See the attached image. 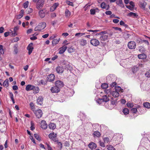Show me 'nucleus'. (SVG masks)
<instances>
[{
	"mask_svg": "<svg viewBox=\"0 0 150 150\" xmlns=\"http://www.w3.org/2000/svg\"><path fill=\"white\" fill-rule=\"evenodd\" d=\"M46 26V23L45 22L40 23L38 26L35 28L34 30L35 31H41L44 29Z\"/></svg>",
	"mask_w": 150,
	"mask_h": 150,
	"instance_id": "1",
	"label": "nucleus"
},
{
	"mask_svg": "<svg viewBox=\"0 0 150 150\" xmlns=\"http://www.w3.org/2000/svg\"><path fill=\"white\" fill-rule=\"evenodd\" d=\"M45 0H38L36 4V8L38 10L42 8L45 3Z\"/></svg>",
	"mask_w": 150,
	"mask_h": 150,
	"instance_id": "2",
	"label": "nucleus"
},
{
	"mask_svg": "<svg viewBox=\"0 0 150 150\" xmlns=\"http://www.w3.org/2000/svg\"><path fill=\"white\" fill-rule=\"evenodd\" d=\"M32 111L34 113L35 116L37 118L40 119L42 117V112L40 109H38L36 110H34Z\"/></svg>",
	"mask_w": 150,
	"mask_h": 150,
	"instance_id": "3",
	"label": "nucleus"
},
{
	"mask_svg": "<svg viewBox=\"0 0 150 150\" xmlns=\"http://www.w3.org/2000/svg\"><path fill=\"white\" fill-rule=\"evenodd\" d=\"M90 43L91 45L94 46H97L100 44L99 41L95 38L92 39L90 40Z\"/></svg>",
	"mask_w": 150,
	"mask_h": 150,
	"instance_id": "4",
	"label": "nucleus"
},
{
	"mask_svg": "<svg viewBox=\"0 0 150 150\" xmlns=\"http://www.w3.org/2000/svg\"><path fill=\"white\" fill-rule=\"evenodd\" d=\"M127 46L129 49H135L136 47V44L134 41H130L128 42Z\"/></svg>",
	"mask_w": 150,
	"mask_h": 150,
	"instance_id": "5",
	"label": "nucleus"
},
{
	"mask_svg": "<svg viewBox=\"0 0 150 150\" xmlns=\"http://www.w3.org/2000/svg\"><path fill=\"white\" fill-rule=\"evenodd\" d=\"M62 87L53 86L50 89V91L52 93H57L59 92L60 91V88Z\"/></svg>",
	"mask_w": 150,
	"mask_h": 150,
	"instance_id": "6",
	"label": "nucleus"
},
{
	"mask_svg": "<svg viewBox=\"0 0 150 150\" xmlns=\"http://www.w3.org/2000/svg\"><path fill=\"white\" fill-rule=\"evenodd\" d=\"M147 5V3L145 1H140L139 3V7L144 10H145V7Z\"/></svg>",
	"mask_w": 150,
	"mask_h": 150,
	"instance_id": "7",
	"label": "nucleus"
},
{
	"mask_svg": "<svg viewBox=\"0 0 150 150\" xmlns=\"http://www.w3.org/2000/svg\"><path fill=\"white\" fill-rule=\"evenodd\" d=\"M113 139L115 141L120 142L121 141L122 138H121V137L120 134H116L113 137Z\"/></svg>",
	"mask_w": 150,
	"mask_h": 150,
	"instance_id": "8",
	"label": "nucleus"
},
{
	"mask_svg": "<svg viewBox=\"0 0 150 150\" xmlns=\"http://www.w3.org/2000/svg\"><path fill=\"white\" fill-rule=\"evenodd\" d=\"M96 143H94L93 142H91L90 143L88 144V147L90 148L91 149L93 150H94L96 148Z\"/></svg>",
	"mask_w": 150,
	"mask_h": 150,
	"instance_id": "9",
	"label": "nucleus"
},
{
	"mask_svg": "<svg viewBox=\"0 0 150 150\" xmlns=\"http://www.w3.org/2000/svg\"><path fill=\"white\" fill-rule=\"evenodd\" d=\"M40 125H41L40 126L41 128L43 129H45L47 128V124L45 122V120H42Z\"/></svg>",
	"mask_w": 150,
	"mask_h": 150,
	"instance_id": "10",
	"label": "nucleus"
},
{
	"mask_svg": "<svg viewBox=\"0 0 150 150\" xmlns=\"http://www.w3.org/2000/svg\"><path fill=\"white\" fill-rule=\"evenodd\" d=\"M33 43H31L29 44L27 47V50H28V54H30L33 51Z\"/></svg>",
	"mask_w": 150,
	"mask_h": 150,
	"instance_id": "11",
	"label": "nucleus"
},
{
	"mask_svg": "<svg viewBox=\"0 0 150 150\" xmlns=\"http://www.w3.org/2000/svg\"><path fill=\"white\" fill-rule=\"evenodd\" d=\"M46 11L42 9L39 11L38 14L39 16L41 18H43L45 17Z\"/></svg>",
	"mask_w": 150,
	"mask_h": 150,
	"instance_id": "12",
	"label": "nucleus"
},
{
	"mask_svg": "<svg viewBox=\"0 0 150 150\" xmlns=\"http://www.w3.org/2000/svg\"><path fill=\"white\" fill-rule=\"evenodd\" d=\"M35 88H36V87L35 86H34L31 84H28L26 86V90L27 91H31L32 90H33Z\"/></svg>",
	"mask_w": 150,
	"mask_h": 150,
	"instance_id": "13",
	"label": "nucleus"
},
{
	"mask_svg": "<svg viewBox=\"0 0 150 150\" xmlns=\"http://www.w3.org/2000/svg\"><path fill=\"white\" fill-rule=\"evenodd\" d=\"M54 86H57V87H62L63 86V83L60 80L57 81L55 82Z\"/></svg>",
	"mask_w": 150,
	"mask_h": 150,
	"instance_id": "14",
	"label": "nucleus"
},
{
	"mask_svg": "<svg viewBox=\"0 0 150 150\" xmlns=\"http://www.w3.org/2000/svg\"><path fill=\"white\" fill-rule=\"evenodd\" d=\"M24 13V10L23 9L21 10L20 11V14L15 16V18L17 19L21 18L23 16Z\"/></svg>",
	"mask_w": 150,
	"mask_h": 150,
	"instance_id": "15",
	"label": "nucleus"
},
{
	"mask_svg": "<svg viewBox=\"0 0 150 150\" xmlns=\"http://www.w3.org/2000/svg\"><path fill=\"white\" fill-rule=\"evenodd\" d=\"M79 43L80 45L83 46H84L87 44V41L83 38H82L79 40Z\"/></svg>",
	"mask_w": 150,
	"mask_h": 150,
	"instance_id": "16",
	"label": "nucleus"
},
{
	"mask_svg": "<svg viewBox=\"0 0 150 150\" xmlns=\"http://www.w3.org/2000/svg\"><path fill=\"white\" fill-rule=\"evenodd\" d=\"M109 96L110 97V96H109V94L103 96L102 98H99L98 99H99L100 100H102L104 101L105 102H107L109 101V98H108V97Z\"/></svg>",
	"mask_w": 150,
	"mask_h": 150,
	"instance_id": "17",
	"label": "nucleus"
},
{
	"mask_svg": "<svg viewBox=\"0 0 150 150\" xmlns=\"http://www.w3.org/2000/svg\"><path fill=\"white\" fill-rule=\"evenodd\" d=\"M59 4L58 3H54L53 5L51 6L50 9V11H53L55 10L57 8Z\"/></svg>",
	"mask_w": 150,
	"mask_h": 150,
	"instance_id": "18",
	"label": "nucleus"
},
{
	"mask_svg": "<svg viewBox=\"0 0 150 150\" xmlns=\"http://www.w3.org/2000/svg\"><path fill=\"white\" fill-rule=\"evenodd\" d=\"M56 69V72L59 74H62L64 71V69L62 66H57Z\"/></svg>",
	"mask_w": 150,
	"mask_h": 150,
	"instance_id": "19",
	"label": "nucleus"
},
{
	"mask_svg": "<svg viewBox=\"0 0 150 150\" xmlns=\"http://www.w3.org/2000/svg\"><path fill=\"white\" fill-rule=\"evenodd\" d=\"M55 79V76L53 74H50L48 75L47 77V81H52Z\"/></svg>",
	"mask_w": 150,
	"mask_h": 150,
	"instance_id": "20",
	"label": "nucleus"
},
{
	"mask_svg": "<svg viewBox=\"0 0 150 150\" xmlns=\"http://www.w3.org/2000/svg\"><path fill=\"white\" fill-rule=\"evenodd\" d=\"M67 46H63L61 47L59 51V53L60 54H62L63 53L67 50Z\"/></svg>",
	"mask_w": 150,
	"mask_h": 150,
	"instance_id": "21",
	"label": "nucleus"
},
{
	"mask_svg": "<svg viewBox=\"0 0 150 150\" xmlns=\"http://www.w3.org/2000/svg\"><path fill=\"white\" fill-rule=\"evenodd\" d=\"M56 134H55L54 132L50 133L49 134V138L53 140H54L55 139V138L56 137Z\"/></svg>",
	"mask_w": 150,
	"mask_h": 150,
	"instance_id": "22",
	"label": "nucleus"
},
{
	"mask_svg": "<svg viewBox=\"0 0 150 150\" xmlns=\"http://www.w3.org/2000/svg\"><path fill=\"white\" fill-rule=\"evenodd\" d=\"M100 38V40L101 41H105L106 40L108 39V35H101Z\"/></svg>",
	"mask_w": 150,
	"mask_h": 150,
	"instance_id": "23",
	"label": "nucleus"
},
{
	"mask_svg": "<svg viewBox=\"0 0 150 150\" xmlns=\"http://www.w3.org/2000/svg\"><path fill=\"white\" fill-rule=\"evenodd\" d=\"M43 100V98L41 97H39L37 99V103L38 105H41L42 104Z\"/></svg>",
	"mask_w": 150,
	"mask_h": 150,
	"instance_id": "24",
	"label": "nucleus"
},
{
	"mask_svg": "<svg viewBox=\"0 0 150 150\" xmlns=\"http://www.w3.org/2000/svg\"><path fill=\"white\" fill-rule=\"evenodd\" d=\"M119 92L117 91H113L112 92L111 94H110V95H111L112 96H113L114 98H117L119 97Z\"/></svg>",
	"mask_w": 150,
	"mask_h": 150,
	"instance_id": "25",
	"label": "nucleus"
},
{
	"mask_svg": "<svg viewBox=\"0 0 150 150\" xmlns=\"http://www.w3.org/2000/svg\"><path fill=\"white\" fill-rule=\"evenodd\" d=\"M138 57L139 59H145L146 58V56L144 53H142L138 55Z\"/></svg>",
	"mask_w": 150,
	"mask_h": 150,
	"instance_id": "26",
	"label": "nucleus"
},
{
	"mask_svg": "<svg viewBox=\"0 0 150 150\" xmlns=\"http://www.w3.org/2000/svg\"><path fill=\"white\" fill-rule=\"evenodd\" d=\"M71 12L67 9H66L65 12V15L67 18H69L71 15Z\"/></svg>",
	"mask_w": 150,
	"mask_h": 150,
	"instance_id": "27",
	"label": "nucleus"
},
{
	"mask_svg": "<svg viewBox=\"0 0 150 150\" xmlns=\"http://www.w3.org/2000/svg\"><path fill=\"white\" fill-rule=\"evenodd\" d=\"M48 126H49V129L52 130H54L56 128V125L54 123H50L49 124Z\"/></svg>",
	"mask_w": 150,
	"mask_h": 150,
	"instance_id": "28",
	"label": "nucleus"
},
{
	"mask_svg": "<svg viewBox=\"0 0 150 150\" xmlns=\"http://www.w3.org/2000/svg\"><path fill=\"white\" fill-rule=\"evenodd\" d=\"M60 38H59L58 39H54L52 41V44L53 45H54L57 44L60 40Z\"/></svg>",
	"mask_w": 150,
	"mask_h": 150,
	"instance_id": "29",
	"label": "nucleus"
},
{
	"mask_svg": "<svg viewBox=\"0 0 150 150\" xmlns=\"http://www.w3.org/2000/svg\"><path fill=\"white\" fill-rule=\"evenodd\" d=\"M122 112H123L124 114L126 115L129 113V110L127 108H124L122 110Z\"/></svg>",
	"mask_w": 150,
	"mask_h": 150,
	"instance_id": "30",
	"label": "nucleus"
},
{
	"mask_svg": "<svg viewBox=\"0 0 150 150\" xmlns=\"http://www.w3.org/2000/svg\"><path fill=\"white\" fill-rule=\"evenodd\" d=\"M143 106L144 107L148 108H150V103L147 102H145L143 103Z\"/></svg>",
	"mask_w": 150,
	"mask_h": 150,
	"instance_id": "31",
	"label": "nucleus"
},
{
	"mask_svg": "<svg viewBox=\"0 0 150 150\" xmlns=\"http://www.w3.org/2000/svg\"><path fill=\"white\" fill-rule=\"evenodd\" d=\"M75 49L72 47H71L68 49V52L69 53H72L74 52L75 51Z\"/></svg>",
	"mask_w": 150,
	"mask_h": 150,
	"instance_id": "32",
	"label": "nucleus"
},
{
	"mask_svg": "<svg viewBox=\"0 0 150 150\" xmlns=\"http://www.w3.org/2000/svg\"><path fill=\"white\" fill-rule=\"evenodd\" d=\"M32 90L33 91V93L34 94H37L38 93V92H39L40 89H39V88L37 86L35 88L32 89Z\"/></svg>",
	"mask_w": 150,
	"mask_h": 150,
	"instance_id": "33",
	"label": "nucleus"
},
{
	"mask_svg": "<svg viewBox=\"0 0 150 150\" xmlns=\"http://www.w3.org/2000/svg\"><path fill=\"white\" fill-rule=\"evenodd\" d=\"M4 50L3 49V46L2 45H0V54L3 55L4 54Z\"/></svg>",
	"mask_w": 150,
	"mask_h": 150,
	"instance_id": "34",
	"label": "nucleus"
},
{
	"mask_svg": "<svg viewBox=\"0 0 150 150\" xmlns=\"http://www.w3.org/2000/svg\"><path fill=\"white\" fill-rule=\"evenodd\" d=\"M2 85H3L4 86H6L7 87L8 86V79H6L5 81L4 82L3 84H2Z\"/></svg>",
	"mask_w": 150,
	"mask_h": 150,
	"instance_id": "35",
	"label": "nucleus"
},
{
	"mask_svg": "<svg viewBox=\"0 0 150 150\" xmlns=\"http://www.w3.org/2000/svg\"><path fill=\"white\" fill-rule=\"evenodd\" d=\"M106 147H107L108 150H115V148L111 145H107Z\"/></svg>",
	"mask_w": 150,
	"mask_h": 150,
	"instance_id": "36",
	"label": "nucleus"
},
{
	"mask_svg": "<svg viewBox=\"0 0 150 150\" xmlns=\"http://www.w3.org/2000/svg\"><path fill=\"white\" fill-rule=\"evenodd\" d=\"M93 135L94 136L96 137H99L100 136V134L98 131H96L94 132L93 133Z\"/></svg>",
	"mask_w": 150,
	"mask_h": 150,
	"instance_id": "37",
	"label": "nucleus"
},
{
	"mask_svg": "<svg viewBox=\"0 0 150 150\" xmlns=\"http://www.w3.org/2000/svg\"><path fill=\"white\" fill-rule=\"evenodd\" d=\"M101 87L104 89H106L108 87V84L107 83H103L101 85Z\"/></svg>",
	"mask_w": 150,
	"mask_h": 150,
	"instance_id": "38",
	"label": "nucleus"
},
{
	"mask_svg": "<svg viewBox=\"0 0 150 150\" xmlns=\"http://www.w3.org/2000/svg\"><path fill=\"white\" fill-rule=\"evenodd\" d=\"M122 89H121V88H120V87L117 86H115V91H117L120 92V91H121V90Z\"/></svg>",
	"mask_w": 150,
	"mask_h": 150,
	"instance_id": "39",
	"label": "nucleus"
},
{
	"mask_svg": "<svg viewBox=\"0 0 150 150\" xmlns=\"http://www.w3.org/2000/svg\"><path fill=\"white\" fill-rule=\"evenodd\" d=\"M101 7L103 9H105L107 7L106 4L105 3L103 2L100 4Z\"/></svg>",
	"mask_w": 150,
	"mask_h": 150,
	"instance_id": "40",
	"label": "nucleus"
},
{
	"mask_svg": "<svg viewBox=\"0 0 150 150\" xmlns=\"http://www.w3.org/2000/svg\"><path fill=\"white\" fill-rule=\"evenodd\" d=\"M123 35L126 39H127L131 36L130 35L127 33H125Z\"/></svg>",
	"mask_w": 150,
	"mask_h": 150,
	"instance_id": "41",
	"label": "nucleus"
},
{
	"mask_svg": "<svg viewBox=\"0 0 150 150\" xmlns=\"http://www.w3.org/2000/svg\"><path fill=\"white\" fill-rule=\"evenodd\" d=\"M145 76L148 78H150V69L146 72L145 73Z\"/></svg>",
	"mask_w": 150,
	"mask_h": 150,
	"instance_id": "42",
	"label": "nucleus"
},
{
	"mask_svg": "<svg viewBox=\"0 0 150 150\" xmlns=\"http://www.w3.org/2000/svg\"><path fill=\"white\" fill-rule=\"evenodd\" d=\"M30 106L31 107V110L32 111H33L35 110V106H34V105L33 104V103H30Z\"/></svg>",
	"mask_w": 150,
	"mask_h": 150,
	"instance_id": "43",
	"label": "nucleus"
},
{
	"mask_svg": "<svg viewBox=\"0 0 150 150\" xmlns=\"http://www.w3.org/2000/svg\"><path fill=\"white\" fill-rule=\"evenodd\" d=\"M103 140H104V142L105 143H108L110 142V139L108 137H105L103 138Z\"/></svg>",
	"mask_w": 150,
	"mask_h": 150,
	"instance_id": "44",
	"label": "nucleus"
},
{
	"mask_svg": "<svg viewBox=\"0 0 150 150\" xmlns=\"http://www.w3.org/2000/svg\"><path fill=\"white\" fill-rule=\"evenodd\" d=\"M34 136L35 138H36L37 140H38L39 141H40V138L39 135L38 134H34Z\"/></svg>",
	"mask_w": 150,
	"mask_h": 150,
	"instance_id": "45",
	"label": "nucleus"
},
{
	"mask_svg": "<svg viewBox=\"0 0 150 150\" xmlns=\"http://www.w3.org/2000/svg\"><path fill=\"white\" fill-rule=\"evenodd\" d=\"M29 2L28 1L25 2L23 4V6L24 8H27L28 6Z\"/></svg>",
	"mask_w": 150,
	"mask_h": 150,
	"instance_id": "46",
	"label": "nucleus"
},
{
	"mask_svg": "<svg viewBox=\"0 0 150 150\" xmlns=\"http://www.w3.org/2000/svg\"><path fill=\"white\" fill-rule=\"evenodd\" d=\"M99 145L100 146L102 147H105V142H103L100 141L99 142Z\"/></svg>",
	"mask_w": 150,
	"mask_h": 150,
	"instance_id": "47",
	"label": "nucleus"
},
{
	"mask_svg": "<svg viewBox=\"0 0 150 150\" xmlns=\"http://www.w3.org/2000/svg\"><path fill=\"white\" fill-rule=\"evenodd\" d=\"M129 15L130 16H137V13L133 12H130L129 13Z\"/></svg>",
	"mask_w": 150,
	"mask_h": 150,
	"instance_id": "48",
	"label": "nucleus"
},
{
	"mask_svg": "<svg viewBox=\"0 0 150 150\" xmlns=\"http://www.w3.org/2000/svg\"><path fill=\"white\" fill-rule=\"evenodd\" d=\"M57 145H58V148L60 150L61 149L62 147V144L61 142H57Z\"/></svg>",
	"mask_w": 150,
	"mask_h": 150,
	"instance_id": "49",
	"label": "nucleus"
},
{
	"mask_svg": "<svg viewBox=\"0 0 150 150\" xmlns=\"http://www.w3.org/2000/svg\"><path fill=\"white\" fill-rule=\"evenodd\" d=\"M35 129V127H34V124L33 122H31V127H30V130H33Z\"/></svg>",
	"mask_w": 150,
	"mask_h": 150,
	"instance_id": "50",
	"label": "nucleus"
},
{
	"mask_svg": "<svg viewBox=\"0 0 150 150\" xmlns=\"http://www.w3.org/2000/svg\"><path fill=\"white\" fill-rule=\"evenodd\" d=\"M138 69V68L136 66H134V67L132 68V70L133 72L134 73L136 72V71Z\"/></svg>",
	"mask_w": 150,
	"mask_h": 150,
	"instance_id": "51",
	"label": "nucleus"
},
{
	"mask_svg": "<svg viewBox=\"0 0 150 150\" xmlns=\"http://www.w3.org/2000/svg\"><path fill=\"white\" fill-rule=\"evenodd\" d=\"M90 14L91 15H94L96 13V10L94 9H91L90 10Z\"/></svg>",
	"mask_w": 150,
	"mask_h": 150,
	"instance_id": "52",
	"label": "nucleus"
},
{
	"mask_svg": "<svg viewBox=\"0 0 150 150\" xmlns=\"http://www.w3.org/2000/svg\"><path fill=\"white\" fill-rule=\"evenodd\" d=\"M97 103H99V104H102L103 102H105L103 100H101L97 99Z\"/></svg>",
	"mask_w": 150,
	"mask_h": 150,
	"instance_id": "53",
	"label": "nucleus"
},
{
	"mask_svg": "<svg viewBox=\"0 0 150 150\" xmlns=\"http://www.w3.org/2000/svg\"><path fill=\"white\" fill-rule=\"evenodd\" d=\"M131 111H132V112L133 113L135 114L137 112V110L136 108H133L131 109Z\"/></svg>",
	"mask_w": 150,
	"mask_h": 150,
	"instance_id": "54",
	"label": "nucleus"
},
{
	"mask_svg": "<svg viewBox=\"0 0 150 150\" xmlns=\"http://www.w3.org/2000/svg\"><path fill=\"white\" fill-rule=\"evenodd\" d=\"M14 52L15 54H17L18 53V48L16 46H15L13 47Z\"/></svg>",
	"mask_w": 150,
	"mask_h": 150,
	"instance_id": "55",
	"label": "nucleus"
},
{
	"mask_svg": "<svg viewBox=\"0 0 150 150\" xmlns=\"http://www.w3.org/2000/svg\"><path fill=\"white\" fill-rule=\"evenodd\" d=\"M87 31H88V32H93V33L95 34V33H96L97 32L99 31V30H88Z\"/></svg>",
	"mask_w": 150,
	"mask_h": 150,
	"instance_id": "56",
	"label": "nucleus"
},
{
	"mask_svg": "<svg viewBox=\"0 0 150 150\" xmlns=\"http://www.w3.org/2000/svg\"><path fill=\"white\" fill-rule=\"evenodd\" d=\"M66 3L67 4H68L69 6H74L73 4V2H70L69 1H66Z\"/></svg>",
	"mask_w": 150,
	"mask_h": 150,
	"instance_id": "57",
	"label": "nucleus"
},
{
	"mask_svg": "<svg viewBox=\"0 0 150 150\" xmlns=\"http://www.w3.org/2000/svg\"><path fill=\"white\" fill-rule=\"evenodd\" d=\"M112 12L110 11H105V13L107 15H110L112 14Z\"/></svg>",
	"mask_w": 150,
	"mask_h": 150,
	"instance_id": "58",
	"label": "nucleus"
},
{
	"mask_svg": "<svg viewBox=\"0 0 150 150\" xmlns=\"http://www.w3.org/2000/svg\"><path fill=\"white\" fill-rule=\"evenodd\" d=\"M127 106L128 108H132L133 107V105L132 103H127Z\"/></svg>",
	"mask_w": 150,
	"mask_h": 150,
	"instance_id": "59",
	"label": "nucleus"
},
{
	"mask_svg": "<svg viewBox=\"0 0 150 150\" xmlns=\"http://www.w3.org/2000/svg\"><path fill=\"white\" fill-rule=\"evenodd\" d=\"M105 93L107 94H108L109 93H111L112 92H111V90H110L106 89L105 90Z\"/></svg>",
	"mask_w": 150,
	"mask_h": 150,
	"instance_id": "60",
	"label": "nucleus"
},
{
	"mask_svg": "<svg viewBox=\"0 0 150 150\" xmlns=\"http://www.w3.org/2000/svg\"><path fill=\"white\" fill-rule=\"evenodd\" d=\"M126 7L130 10H132L133 9L134 7L131 6L130 5L126 6Z\"/></svg>",
	"mask_w": 150,
	"mask_h": 150,
	"instance_id": "61",
	"label": "nucleus"
},
{
	"mask_svg": "<svg viewBox=\"0 0 150 150\" xmlns=\"http://www.w3.org/2000/svg\"><path fill=\"white\" fill-rule=\"evenodd\" d=\"M46 144L47 145V149L48 150H53V149L52 148V147L50 146L47 143H46Z\"/></svg>",
	"mask_w": 150,
	"mask_h": 150,
	"instance_id": "62",
	"label": "nucleus"
},
{
	"mask_svg": "<svg viewBox=\"0 0 150 150\" xmlns=\"http://www.w3.org/2000/svg\"><path fill=\"white\" fill-rule=\"evenodd\" d=\"M116 85H117V83L115 82H113L112 83V84L110 85V86H111V87L112 88H113L114 87H115Z\"/></svg>",
	"mask_w": 150,
	"mask_h": 150,
	"instance_id": "63",
	"label": "nucleus"
},
{
	"mask_svg": "<svg viewBox=\"0 0 150 150\" xmlns=\"http://www.w3.org/2000/svg\"><path fill=\"white\" fill-rule=\"evenodd\" d=\"M51 17L52 18H54L56 16V14L55 13H53L51 14Z\"/></svg>",
	"mask_w": 150,
	"mask_h": 150,
	"instance_id": "64",
	"label": "nucleus"
}]
</instances>
